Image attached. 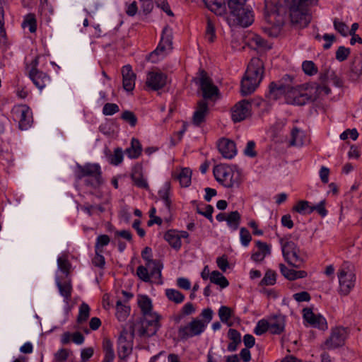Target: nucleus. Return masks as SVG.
<instances>
[{"instance_id":"1","label":"nucleus","mask_w":362,"mask_h":362,"mask_svg":"<svg viewBox=\"0 0 362 362\" xmlns=\"http://www.w3.org/2000/svg\"><path fill=\"white\" fill-rule=\"evenodd\" d=\"M264 65L257 57L252 58L247 65L245 74L241 81V93L247 95L252 93L259 85L263 78Z\"/></svg>"},{"instance_id":"2","label":"nucleus","mask_w":362,"mask_h":362,"mask_svg":"<svg viewBox=\"0 0 362 362\" xmlns=\"http://www.w3.org/2000/svg\"><path fill=\"white\" fill-rule=\"evenodd\" d=\"M247 0H226L230 16L233 17V25L243 28L250 26L254 22V11Z\"/></svg>"},{"instance_id":"3","label":"nucleus","mask_w":362,"mask_h":362,"mask_svg":"<svg viewBox=\"0 0 362 362\" xmlns=\"http://www.w3.org/2000/svg\"><path fill=\"white\" fill-rule=\"evenodd\" d=\"M75 177L77 180L83 179L86 186L93 189L98 188L103 182L101 168L98 163L77 164Z\"/></svg>"},{"instance_id":"4","label":"nucleus","mask_w":362,"mask_h":362,"mask_svg":"<svg viewBox=\"0 0 362 362\" xmlns=\"http://www.w3.org/2000/svg\"><path fill=\"white\" fill-rule=\"evenodd\" d=\"M213 173L216 180L226 188L238 187L241 183V172L235 165H217Z\"/></svg>"},{"instance_id":"5","label":"nucleus","mask_w":362,"mask_h":362,"mask_svg":"<svg viewBox=\"0 0 362 362\" xmlns=\"http://www.w3.org/2000/svg\"><path fill=\"white\" fill-rule=\"evenodd\" d=\"M279 243L285 261L293 267H302L305 262V259L298 245L294 242L285 240L282 238H280Z\"/></svg>"},{"instance_id":"6","label":"nucleus","mask_w":362,"mask_h":362,"mask_svg":"<svg viewBox=\"0 0 362 362\" xmlns=\"http://www.w3.org/2000/svg\"><path fill=\"white\" fill-rule=\"evenodd\" d=\"M313 0H291L290 16L292 23L307 25L310 20L309 7Z\"/></svg>"},{"instance_id":"7","label":"nucleus","mask_w":362,"mask_h":362,"mask_svg":"<svg viewBox=\"0 0 362 362\" xmlns=\"http://www.w3.org/2000/svg\"><path fill=\"white\" fill-rule=\"evenodd\" d=\"M315 100V97L309 92L308 85L303 84L296 87L288 85L286 101L293 105H304L310 101Z\"/></svg>"},{"instance_id":"8","label":"nucleus","mask_w":362,"mask_h":362,"mask_svg":"<svg viewBox=\"0 0 362 362\" xmlns=\"http://www.w3.org/2000/svg\"><path fill=\"white\" fill-rule=\"evenodd\" d=\"M193 81L195 84L199 85L204 99H212L219 95L218 87L213 83L211 78L204 69L199 70L193 78Z\"/></svg>"},{"instance_id":"9","label":"nucleus","mask_w":362,"mask_h":362,"mask_svg":"<svg viewBox=\"0 0 362 362\" xmlns=\"http://www.w3.org/2000/svg\"><path fill=\"white\" fill-rule=\"evenodd\" d=\"M40 56H36L30 63L27 65L28 76L32 81L33 84L40 90L45 88L47 83L51 81L50 76L45 72H43L37 69L39 65Z\"/></svg>"},{"instance_id":"10","label":"nucleus","mask_w":362,"mask_h":362,"mask_svg":"<svg viewBox=\"0 0 362 362\" xmlns=\"http://www.w3.org/2000/svg\"><path fill=\"white\" fill-rule=\"evenodd\" d=\"M160 315H150L141 320L135 327L136 334L141 338H149L156 334L160 327Z\"/></svg>"},{"instance_id":"11","label":"nucleus","mask_w":362,"mask_h":362,"mask_svg":"<svg viewBox=\"0 0 362 362\" xmlns=\"http://www.w3.org/2000/svg\"><path fill=\"white\" fill-rule=\"evenodd\" d=\"M173 49V30L169 26L163 28L160 40L156 47V49L152 52L150 54V58L152 62L158 60V58L155 59L156 56H160L163 57L165 56L168 51Z\"/></svg>"},{"instance_id":"12","label":"nucleus","mask_w":362,"mask_h":362,"mask_svg":"<svg viewBox=\"0 0 362 362\" xmlns=\"http://www.w3.org/2000/svg\"><path fill=\"white\" fill-rule=\"evenodd\" d=\"M339 293L347 296L355 286L356 276L349 267H343L338 272Z\"/></svg>"},{"instance_id":"13","label":"nucleus","mask_w":362,"mask_h":362,"mask_svg":"<svg viewBox=\"0 0 362 362\" xmlns=\"http://www.w3.org/2000/svg\"><path fill=\"white\" fill-rule=\"evenodd\" d=\"M13 119L18 122V128L21 130L28 129L33 122L32 111L27 105H20L13 108Z\"/></svg>"},{"instance_id":"14","label":"nucleus","mask_w":362,"mask_h":362,"mask_svg":"<svg viewBox=\"0 0 362 362\" xmlns=\"http://www.w3.org/2000/svg\"><path fill=\"white\" fill-rule=\"evenodd\" d=\"M206 324L201 320L194 318L189 323L179 328L178 334L182 339L199 336L204 332Z\"/></svg>"},{"instance_id":"15","label":"nucleus","mask_w":362,"mask_h":362,"mask_svg":"<svg viewBox=\"0 0 362 362\" xmlns=\"http://www.w3.org/2000/svg\"><path fill=\"white\" fill-rule=\"evenodd\" d=\"M346 339V329L342 327H337L332 329L330 336L324 343V348L329 350L342 346Z\"/></svg>"},{"instance_id":"16","label":"nucleus","mask_w":362,"mask_h":362,"mask_svg":"<svg viewBox=\"0 0 362 362\" xmlns=\"http://www.w3.org/2000/svg\"><path fill=\"white\" fill-rule=\"evenodd\" d=\"M252 105L247 100H242L238 102L231 108V119L235 122L245 120L251 115Z\"/></svg>"},{"instance_id":"17","label":"nucleus","mask_w":362,"mask_h":362,"mask_svg":"<svg viewBox=\"0 0 362 362\" xmlns=\"http://www.w3.org/2000/svg\"><path fill=\"white\" fill-rule=\"evenodd\" d=\"M141 257L146 262V265L151 269V275H158V279H161V270L163 265L160 260L152 259V250L151 247H144L141 251Z\"/></svg>"},{"instance_id":"18","label":"nucleus","mask_w":362,"mask_h":362,"mask_svg":"<svg viewBox=\"0 0 362 362\" xmlns=\"http://www.w3.org/2000/svg\"><path fill=\"white\" fill-rule=\"evenodd\" d=\"M167 76L160 71H150L146 78V86L153 90H158L166 85Z\"/></svg>"},{"instance_id":"19","label":"nucleus","mask_w":362,"mask_h":362,"mask_svg":"<svg viewBox=\"0 0 362 362\" xmlns=\"http://www.w3.org/2000/svg\"><path fill=\"white\" fill-rule=\"evenodd\" d=\"M303 317L310 325L320 329L327 328L326 319L321 315L315 314L312 309L306 308L303 310Z\"/></svg>"},{"instance_id":"20","label":"nucleus","mask_w":362,"mask_h":362,"mask_svg":"<svg viewBox=\"0 0 362 362\" xmlns=\"http://www.w3.org/2000/svg\"><path fill=\"white\" fill-rule=\"evenodd\" d=\"M218 149L222 156L227 159L233 158L237 153L235 142L226 138H222L218 141Z\"/></svg>"},{"instance_id":"21","label":"nucleus","mask_w":362,"mask_h":362,"mask_svg":"<svg viewBox=\"0 0 362 362\" xmlns=\"http://www.w3.org/2000/svg\"><path fill=\"white\" fill-rule=\"evenodd\" d=\"M209 112L207 102L201 100L197 102L196 110L193 114L192 123L197 127H199L206 120V117Z\"/></svg>"},{"instance_id":"22","label":"nucleus","mask_w":362,"mask_h":362,"mask_svg":"<svg viewBox=\"0 0 362 362\" xmlns=\"http://www.w3.org/2000/svg\"><path fill=\"white\" fill-rule=\"evenodd\" d=\"M269 332L272 334L279 335L285 331L286 317L283 315H274L269 318Z\"/></svg>"},{"instance_id":"23","label":"nucleus","mask_w":362,"mask_h":362,"mask_svg":"<svg viewBox=\"0 0 362 362\" xmlns=\"http://www.w3.org/2000/svg\"><path fill=\"white\" fill-rule=\"evenodd\" d=\"M123 88L127 91H132L135 87L136 74L129 65H125L122 68Z\"/></svg>"},{"instance_id":"24","label":"nucleus","mask_w":362,"mask_h":362,"mask_svg":"<svg viewBox=\"0 0 362 362\" xmlns=\"http://www.w3.org/2000/svg\"><path fill=\"white\" fill-rule=\"evenodd\" d=\"M288 88V85L273 81L269 84V91L267 93V97L269 100H276L279 99L281 95H284L285 98H286Z\"/></svg>"},{"instance_id":"25","label":"nucleus","mask_w":362,"mask_h":362,"mask_svg":"<svg viewBox=\"0 0 362 362\" xmlns=\"http://www.w3.org/2000/svg\"><path fill=\"white\" fill-rule=\"evenodd\" d=\"M131 179L134 184L141 189H147L148 187V182L143 176V167L140 163L136 164L132 170Z\"/></svg>"},{"instance_id":"26","label":"nucleus","mask_w":362,"mask_h":362,"mask_svg":"<svg viewBox=\"0 0 362 362\" xmlns=\"http://www.w3.org/2000/svg\"><path fill=\"white\" fill-rule=\"evenodd\" d=\"M132 352V344L125 337L120 336L118 339L117 355L120 360H127Z\"/></svg>"},{"instance_id":"27","label":"nucleus","mask_w":362,"mask_h":362,"mask_svg":"<svg viewBox=\"0 0 362 362\" xmlns=\"http://www.w3.org/2000/svg\"><path fill=\"white\" fill-rule=\"evenodd\" d=\"M255 244L257 250L253 252L251 255V259L254 262H258L262 261L267 255H270L271 248L266 243L260 240L256 241Z\"/></svg>"},{"instance_id":"28","label":"nucleus","mask_w":362,"mask_h":362,"mask_svg":"<svg viewBox=\"0 0 362 362\" xmlns=\"http://www.w3.org/2000/svg\"><path fill=\"white\" fill-rule=\"evenodd\" d=\"M281 274L288 280L293 281L298 279L305 278L308 273L304 270L296 271L288 268L285 264L281 263L279 265Z\"/></svg>"},{"instance_id":"29","label":"nucleus","mask_w":362,"mask_h":362,"mask_svg":"<svg viewBox=\"0 0 362 362\" xmlns=\"http://www.w3.org/2000/svg\"><path fill=\"white\" fill-rule=\"evenodd\" d=\"M206 6L216 16H223L227 13L226 0H203Z\"/></svg>"},{"instance_id":"30","label":"nucleus","mask_w":362,"mask_h":362,"mask_svg":"<svg viewBox=\"0 0 362 362\" xmlns=\"http://www.w3.org/2000/svg\"><path fill=\"white\" fill-rule=\"evenodd\" d=\"M84 336L79 332H75L74 333L65 332L62 334L60 338V342L62 345H66L71 341H73L77 345H81L84 342Z\"/></svg>"},{"instance_id":"31","label":"nucleus","mask_w":362,"mask_h":362,"mask_svg":"<svg viewBox=\"0 0 362 362\" xmlns=\"http://www.w3.org/2000/svg\"><path fill=\"white\" fill-rule=\"evenodd\" d=\"M143 148L139 139L132 138L130 146L125 149V154L130 159H137L142 153Z\"/></svg>"},{"instance_id":"32","label":"nucleus","mask_w":362,"mask_h":362,"mask_svg":"<svg viewBox=\"0 0 362 362\" xmlns=\"http://www.w3.org/2000/svg\"><path fill=\"white\" fill-rule=\"evenodd\" d=\"M104 356L102 362H114L115 354L113 349V343L108 338H104L102 343Z\"/></svg>"},{"instance_id":"33","label":"nucleus","mask_w":362,"mask_h":362,"mask_svg":"<svg viewBox=\"0 0 362 362\" xmlns=\"http://www.w3.org/2000/svg\"><path fill=\"white\" fill-rule=\"evenodd\" d=\"M173 177L179 181L182 187H187L191 185L192 170L189 168H183L178 173H173Z\"/></svg>"},{"instance_id":"34","label":"nucleus","mask_w":362,"mask_h":362,"mask_svg":"<svg viewBox=\"0 0 362 362\" xmlns=\"http://www.w3.org/2000/svg\"><path fill=\"white\" fill-rule=\"evenodd\" d=\"M158 196L163 201L166 209L170 211L171 209L172 200H171V185L170 182L164 183L162 188L158 191Z\"/></svg>"},{"instance_id":"35","label":"nucleus","mask_w":362,"mask_h":362,"mask_svg":"<svg viewBox=\"0 0 362 362\" xmlns=\"http://www.w3.org/2000/svg\"><path fill=\"white\" fill-rule=\"evenodd\" d=\"M164 239L175 250L178 251L182 247V241L178 236V230H168L164 234Z\"/></svg>"},{"instance_id":"36","label":"nucleus","mask_w":362,"mask_h":362,"mask_svg":"<svg viewBox=\"0 0 362 362\" xmlns=\"http://www.w3.org/2000/svg\"><path fill=\"white\" fill-rule=\"evenodd\" d=\"M56 283L60 295L64 298V300L66 303H69L71 298L72 293V285L71 280H66L64 282L57 280Z\"/></svg>"},{"instance_id":"37","label":"nucleus","mask_w":362,"mask_h":362,"mask_svg":"<svg viewBox=\"0 0 362 362\" xmlns=\"http://www.w3.org/2000/svg\"><path fill=\"white\" fill-rule=\"evenodd\" d=\"M193 205H196V212L200 215L206 217L211 223L213 222V212L214 207L210 204H205L204 203L199 204L197 201L194 200L192 202Z\"/></svg>"},{"instance_id":"38","label":"nucleus","mask_w":362,"mask_h":362,"mask_svg":"<svg viewBox=\"0 0 362 362\" xmlns=\"http://www.w3.org/2000/svg\"><path fill=\"white\" fill-rule=\"evenodd\" d=\"M139 306L144 315V317H150V315H158L157 313L152 312L151 300L146 296H144L139 299Z\"/></svg>"},{"instance_id":"39","label":"nucleus","mask_w":362,"mask_h":362,"mask_svg":"<svg viewBox=\"0 0 362 362\" xmlns=\"http://www.w3.org/2000/svg\"><path fill=\"white\" fill-rule=\"evenodd\" d=\"M303 132L297 127H294L291 130V139L289 141L290 146H301L303 144Z\"/></svg>"},{"instance_id":"40","label":"nucleus","mask_w":362,"mask_h":362,"mask_svg":"<svg viewBox=\"0 0 362 362\" xmlns=\"http://www.w3.org/2000/svg\"><path fill=\"white\" fill-rule=\"evenodd\" d=\"M228 337L231 341L228 345V350L229 351H236L238 346L241 342L240 333L235 329H229L228 332Z\"/></svg>"},{"instance_id":"41","label":"nucleus","mask_w":362,"mask_h":362,"mask_svg":"<svg viewBox=\"0 0 362 362\" xmlns=\"http://www.w3.org/2000/svg\"><path fill=\"white\" fill-rule=\"evenodd\" d=\"M240 221L241 215L238 211H231L227 215L226 223L232 231H235L238 228Z\"/></svg>"},{"instance_id":"42","label":"nucleus","mask_w":362,"mask_h":362,"mask_svg":"<svg viewBox=\"0 0 362 362\" xmlns=\"http://www.w3.org/2000/svg\"><path fill=\"white\" fill-rule=\"evenodd\" d=\"M205 39L209 42H214L216 38L215 22L214 21L208 17L206 19V25L205 30Z\"/></svg>"},{"instance_id":"43","label":"nucleus","mask_w":362,"mask_h":362,"mask_svg":"<svg viewBox=\"0 0 362 362\" xmlns=\"http://www.w3.org/2000/svg\"><path fill=\"white\" fill-rule=\"evenodd\" d=\"M210 281L225 288L229 285L228 279L218 271H213L210 274Z\"/></svg>"},{"instance_id":"44","label":"nucleus","mask_w":362,"mask_h":362,"mask_svg":"<svg viewBox=\"0 0 362 362\" xmlns=\"http://www.w3.org/2000/svg\"><path fill=\"white\" fill-rule=\"evenodd\" d=\"M130 312L129 306L122 303L118 300L116 303V317L119 321H124Z\"/></svg>"},{"instance_id":"45","label":"nucleus","mask_w":362,"mask_h":362,"mask_svg":"<svg viewBox=\"0 0 362 362\" xmlns=\"http://www.w3.org/2000/svg\"><path fill=\"white\" fill-rule=\"evenodd\" d=\"M90 308L86 303H82L79 306L78 315L77 316L76 322L78 325L86 322L90 316Z\"/></svg>"},{"instance_id":"46","label":"nucleus","mask_w":362,"mask_h":362,"mask_svg":"<svg viewBox=\"0 0 362 362\" xmlns=\"http://www.w3.org/2000/svg\"><path fill=\"white\" fill-rule=\"evenodd\" d=\"M293 210L300 214H310L313 212V206L305 200H300L293 207Z\"/></svg>"},{"instance_id":"47","label":"nucleus","mask_w":362,"mask_h":362,"mask_svg":"<svg viewBox=\"0 0 362 362\" xmlns=\"http://www.w3.org/2000/svg\"><path fill=\"white\" fill-rule=\"evenodd\" d=\"M249 41L250 45L255 46V48H271V47L268 45V42L260 35L257 34H252L249 38Z\"/></svg>"},{"instance_id":"48","label":"nucleus","mask_w":362,"mask_h":362,"mask_svg":"<svg viewBox=\"0 0 362 362\" xmlns=\"http://www.w3.org/2000/svg\"><path fill=\"white\" fill-rule=\"evenodd\" d=\"M165 296L168 300L175 303H181L185 300V296L180 291L173 288L166 289Z\"/></svg>"},{"instance_id":"49","label":"nucleus","mask_w":362,"mask_h":362,"mask_svg":"<svg viewBox=\"0 0 362 362\" xmlns=\"http://www.w3.org/2000/svg\"><path fill=\"white\" fill-rule=\"evenodd\" d=\"M276 282V273L275 271L268 269L263 279L261 280L260 286H273Z\"/></svg>"},{"instance_id":"50","label":"nucleus","mask_w":362,"mask_h":362,"mask_svg":"<svg viewBox=\"0 0 362 362\" xmlns=\"http://www.w3.org/2000/svg\"><path fill=\"white\" fill-rule=\"evenodd\" d=\"M136 275L138 277L144 282H149L151 280V276H153L151 274V269L148 267L140 265L137 267L136 269ZM155 277H158V275L154 276Z\"/></svg>"},{"instance_id":"51","label":"nucleus","mask_w":362,"mask_h":362,"mask_svg":"<svg viewBox=\"0 0 362 362\" xmlns=\"http://www.w3.org/2000/svg\"><path fill=\"white\" fill-rule=\"evenodd\" d=\"M333 25L334 30L339 33L343 37H346L349 35V27L348 25L341 21L338 18H335L333 20Z\"/></svg>"},{"instance_id":"52","label":"nucleus","mask_w":362,"mask_h":362,"mask_svg":"<svg viewBox=\"0 0 362 362\" xmlns=\"http://www.w3.org/2000/svg\"><path fill=\"white\" fill-rule=\"evenodd\" d=\"M110 238L107 235H100L96 238L95 252H103V247L109 245Z\"/></svg>"},{"instance_id":"53","label":"nucleus","mask_w":362,"mask_h":362,"mask_svg":"<svg viewBox=\"0 0 362 362\" xmlns=\"http://www.w3.org/2000/svg\"><path fill=\"white\" fill-rule=\"evenodd\" d=\"M268 331L269 332V319H262L259 320L258 322L257 323L254 332L255 334L260 336Z\"/></svg>"},{"instance_id":"54","label":"nucleus","mask_w":362,"mask_h":362,"mask_svg":"<svg viewBox=\"0 0 362 362\" xmlns=\"http://www.w3.org/2000/svg\"><path fill=\"white\" fill-rule=\"evenodd\" d=\"M218 317L222 322L226 323L233 315V310L225 305H222L218 309Z\"/></svg>"},{"instance_id":"55","label":"nucleus","mask_w":362,"mask_h":362,"mask_svg":"<svg viewBox=\"0 0 362 362\" xmlns=\"http://www.w3.org/2000/svg\"><path fill=\"white\" fill-rule=\"evenodd\" d=\"M23 25L28 26L30 33H35L37 30V21L35 15L28 14L23 21Z\"/></svg>"},{"instance_id":"56","label":"nucleus","mask_w":362,"mask_h":362,"mask_svg":"<svg viewBox=\"0 0 362 362\" xmlns=\"http://www.w3.org/2000/svg\"><path fill=\"white\" fill-rule=\"evenodd\" d=\"M304 73L308 76H313L317 73V68L312 61H304L302 64Z\"/></svg>"},{"instance_id":"57","label":"nucleus","mask_w":362,"mask_h":362,"mask_svg":"<svg viewBox=\"0 0 362 362\" xmlns=\"http://www.w3.org/2000/svg\"><path fill=\"white\" fill-rule=\"evenodd\" d=\"M110 163L114 165H118L123 161V152L121 148L115 149L113 154L109 157Z\"/></svg>"},{"instance_id":"58","label":"nucleus","mask_w":362,"mask_h":362,"mask_svg":"<svg viewBox=\"0 0 362 362\" xmlns=\"http://www.w3.org/2000/svg\"><path fill=\"white\" fill-rule=\"evenodd\" d=\"M121 118L129 124L132 127H135L137 124V118L135 114L129 110H125L122 112Z\"/></svg>"},{"instance_id":"59","label":"nucleus","mask_w":362,"mask_h":362,"mask_svg":"<svg viewBox=\"0 0 362 362\" xmlns=\"http://www.w3.org/2000/svg\"><path fill=\"white\" fill-rule=\"evenodd\" d=\"M119 111V106L115 103H107L103 107V114L105 116H111Z\"/></svg>"},{"instance_id":"60","label":"nucleus","mask_w":362,"mask_h":362,"mask_svg":"<svg viewBox=\"0 0 362 362\" xmlns=\"http://www.w3.org/2000/svg\"><path fill=\"white\" fill-rule=\"evenodd\" d=\"M71 351L62 348L59 349L54 354V362H64L69 357Z\"/></svg>"},{"instance_id":"61","label":"nucleus","mask_w":362,"mask_h":362,"mask_svg":"<svg viewBox=\"0 0 362 362\" xmlns=\"http://www.w3.org/2000/svg\"><path fill=\"white\" fill-rule=\"evenodd\" d=\"M350 52L351 50L349 48L340 46L336 51L335 57L339 62H344L348 58Z\"/></svg>"},{"instance_id":"62","label":"nucleus","mask_w":362,"mask_h":362,"mask_svg":"<svg viewBox=\"0 0 362 362\" xmlns=\"http://www.w3.org/2000/svg\"><path fill=\"white\" fill-rule=\"evenodd\" d=\"M240 242L241 244L247 247L252 240V236L247 229L245 228H241L240 230Z\"/></svg>"},{"instance_id":"63","label":"nucleus","mask_w":362,"mask_h":362,"mask_svg":"<svg viewBox=\"0 0 362 362\" xmlns=\"http://www.w3.org/2000/svg\"><path fill=\"white\" fill-rule=\"evenodd\" d=\"M57 263L59 269L61 270V272L67 276L69 274L71 269V264L69 260L66 258L59 257L57 259Z\"/></svg>"},{"instance_id":"64","label":"nucleus","mask_w":362,"mask_h":362,"mask_svg":"<svg viewBox=\"0 0 362 362\" xmlns=\"http://www.w3.org/2000/svg\"><path fill=\"white\" fill-rule=\"evenodd\" d=\"M140 8L144 15L150 13L153 8V0H139Z\"/></svg>"}]
</instances>
